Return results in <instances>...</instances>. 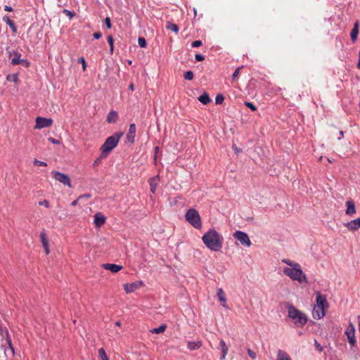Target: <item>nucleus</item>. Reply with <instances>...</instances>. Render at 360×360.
I'll return each mask as SVG.
<instances>
[{
  "mask_svg": "<svg viewBox=\"0 0 360 360\" xmlns=\"http://www.w3.org/2000/svg\"><path fill=\"white\" fill-rule=\"evenodd\" d=\"M98 356L101 360H109L105 351L103 348H100L98 349Z\"/></svg>",
  "mask_w": 360,
  "mask_h": 360,
  "instance_id": "obj_31",
  "label": "nucleus"
},
{
  "mask_svg": "<svg viewBox=\"0 0 360 360\" xmlns=\"http://www.w3.org/2000/svg\"><path fill=\"white\" fill-rule=\"evenodd\" d=\"M94 223L97 228L101 227L106 221V217L101 212L94 214Z\"/></svg>",
  "mask_w": 360,
  "mask_h": 360,
  "instance_id": "obj_11",
  "label": "nucleus"
},
{
  "mask_svg": "<svg viewBox=\"0 0 360 360\" xmlns=\"http://www.w3.org/2000/svg\"><path fill=\"white\" fill-rule=\"evenodd\" d=\"M345 335H347L349 343L354 346L356 345V340L355 337V328L354 326L350 323L346 329Z\"/></svg>",
  "mask_w": 360,
  "mask_h": 360,
  "instance_id": "obj_8",
  "label": "nucleus"
},
{
  "mask_svg": "<svg viewBox=\"0 0 360 360\" xmlns=\"http://www.w3.org/2000/svg\"><path fill=\"white\" fill-rule=\"evenodd\" d=\"M245 105L249 108L252 111H256L257 107L251 102L245 101Z\"/></svg>",
  "mask_w": 360,
  "mask_h": 360,
  "instance_id": "obj_36",
  "label": "nucleus"
},
{
  "mask_svg": "<svg viewBox=\"0 0 360 360\" xmlns=\"http://www.w3.org/2000/svg\"><path fill=\"white\" fill-rule=\"evenodd\" d=\"M136 134V125L135 124H131L129 125V132L127 134V139L129 143H134Z\"/></svg>",
  "mask_w": 360,
  "mask_h": 360,
  "instance_id": "obj_17",
  "label": "nucleus"
},
{
  "mask_svg": "<svg viewBox=\"0 0 360 360\" xmlns=\"http://www.w3.org/2000/svg\"><path fill=\"white\" fill-rule=\"evenodd\" d=\"M40 239H41V242L42 243L43 248H44L46 254L49 255L50 252L49 247V240H48L46 234L44 231L41 232Z\"/></svg>",
  "mask_w": 360,
  "mask_h": 360,
  "instance_id": "obj_14",
  "label": "nucleus"
},
{
  "mask_svg": "<svg viewBox=\"0 0 360 360\" xmlns=\"http://www.w3.org/2000/svg\"><path fill=\"white\" fill-rule=\"evenodd\" d=\"M115 325L117 326H121V323L120 321H117V322H115Z\"/></svg>",
  "mask_w": 360,
  "mask_h": 360,
  "instance_id": "obj_56",
  "label": "nucleus"
},
{
  "mask_svg": "<svg viewBox=\"0 0 360 360\" xmlns=\"http://www.w3.org/2000/svg\"><path fill=\"white\" fill-rule=\"evenodd\" d=\"M118 119V114L115 110H111L107 115L106 121L108 123H115Z\"/></svg>",
  "mask_w": 360,
  "mask_h": 360,
  "instance_id": "obj_22",
  "label": "nucleus"
},
{
  "mask_svg": "<svg viewBox=\"0 0 360 360\" xmlns=\"http://www.w3.org/2000/svg\"><path fill=\"white\" fill-rule=\"evenodd\" d=\"M316 307H325V306H328V303H327L326 297L322 295L320 292L317 293L316 305Z\"/></svg>",
  "mask_w": 360,
  "mask_h": 360,
  "instance_id": "obj_20",
  "label": "nucleus"
},
{
  "mask_svg": "<svg viewBox=\"0 0 360 360\" xmlns=\"http://www.w3.org/2000/svg\"><path fill=\"white\" fill-rule=\"evenodd\" d=\"M198 100L205 105H207L211 102V99L207 93H204L201 96H199Z\"/></svg>",
  "mask_w": 360,
  "mask_h": 360,
  "instance_id": "obj_27",
  "label": "nucleus"
},
{
  "mask_svg": "<svg viewBox=\"0 0 360 360\" xmlns=\"http://www.w3.org/2000/svg\"><path fill=\"white\" fill-rule=\"evenodd\" d=\"M276 360H291L289 355L284 351L278 350Z\"/></svg>",
  "mask_w": 360,
  "mask_h": 360,
  "instance_id": "obj_28",
  "label": "nucleus"
},
{
  "mask_svg": "<svg viewBox=\"0 0 360 360\" xmlns=\"http://www.w3.org/2000/svg\"><path fill=\"white\" fill-rule=\"evenodd\" d=\"M345 226L350 231H355L360 228V218H357L356 219L352 220V221L347 222V224H345Z\"/></svg>",
  "mask_w": 360,
  "mask_h": 360,
  "instance_id": "obj_12",
  "label": "nucleus"
},
{
  "mask_svg": "<svg viewBox=\"0 0 360 360\" xmlns=\"http://www.w3.org/2000/svg\"><path fill=\"white\" fill-rule=\"evenodd\" d=\"M143 285V283L141 281L133 282L131 283L124 284V290L126 293H131L140 288Z\"/></svg>",
  "mask_w": 360,
  "mask_h": 360,
  "instance_id": "obj_10",
  "label": "nucleus"
},
{
  "mask_svg": "<svg viewBox=\"0 0 360 360\" xmlns=\"http://www.w3.org/2000/svg\"><path fill=\"white\" fill-rule=\"evenodd\" d=\"M93 35H94V37L96 39H100L102 36L101 33L99 32L94 33Z\"/></svg>",
  "mask_w": 360,
  "mask_h": 360,
  "instance_id": "obj_48",
  "label": "nucleus"
},
{
  "mask_svg": "<svg viewBox=\"0 0 360 360\" xmlns=\"http://www.w3.org/2000/svg\"><path fill=\"white\" fill-rule=\"evenodd\" d=\"M166 328H167V326L165 324H162L159 327L151 330L150 332L152 333L160 334V333H164L165 331Z\"/></svg>",
  "mask_w": 360,
  "mask_h": 360,
  "instance_id": "obj_29",
  "label": "nucleus"
},
{
  "mask_svg": "<svg viewBox=\"0 0 360 360\" xmlns=\"http://www.w3.org/2000/svg\"><path fill=\"white\" fill-rule=\"evenodd\" d=\"M224 101V97L222 94H218L215 98V103L217 105L221 104Z\"/></svg>",
  "mask_w": 360,
  "mask_h": 360,
  "instance_id": "obj_34",
  "label": "nucleus"
},
{
  "mask_svg": "<svg viewBox=\"0 0 360 360\" xmlns=\"http://www.w3.org/2000/svg\"><path fill=\"white\" fill-rule=\"evenodd\" d=\"M219 349H221L222 352L221 359H224L226 358V356L227 355L229 348L223 340H221L219 342Z\"/></svg>",
  "mask_w": 360,
  "mask_h": 360,
  "instance_id": "obj_25",
  "label": "nucleus"
},
{
  "mask_svg": "<svg viewBox=\"0 0 360 360\" xmlns=\"http://www.w3.org/2000/svg\"><path fill=\"white\" fill-rule=\"evenodd\" d=\"M79 62L82 63V68L84 70H85L86 67L85 59L83 57H82V58H79Z\"/></svg>",
  "mask_w": 360,
  "mask_h": 360,
  "instance_id": "obj_43",
  "label": "nucleus"
},
{
  "mask_svg": "<svg viewBox=\"0 0 360 360\" xmlns=\"http://www.w3.org/2000/svg\"><path fill=\"white\" fill-rule=\"evenodd\" d=\"M359 21H356L354 23V27L351 31L350 37H351V39L353 42H355L356 40L357 39L358 34H359Z\"/></svg>",
  "mask_w": 360,
  "mask_h": 360,
  "instance_id": "obj_21",
  "label": "nucleus"
},
{
  "mask_svg": "<svg viewBox=\"0 0 360 360\" xmlns=\"http://www.w3.org/2000/svg\"><path fill=\"white\" fill-rule=\"evenodd\" d=\"M102 266L105 269L110 271L112 273H117L123 269L122 266L115 264H103Z\"/></svg>",
  "mask_w": 360,
  "mask_h": 360,
  "instance_id": "obj_15",
  "label": "nucleus"
},
{
  "mask_svg": "<svg viewBox=\"0 0 360 360\" xmlns=\"http://www.w3.org/2000/svg\"><path fill=\"white\" fill-rule=\"evenodd\" d=\"M202 341L200 340H198V341H188V343H187V347L188 348L193 351V350H196V349H198L201 346H202Z\"/></svg>",
  "mask_w": 360,
  "mask_h": 360,
  "instance_id": "obj_23",
  "label": "nucleus"
},
{
  "mask_svg": "<svg viewBox=\"0 0 360 360\" xmlns=\"http://www.w3.org/2000/svg\"><path fill=\"white\" fill-rule=\"evenodd\" d=\"M33 164H34V165L37 166V167L47 166V164L45 162L39 161L37 159H34V160L33 161Z\"/></svg>",
  "mask_w": 360,
  "mask_h": 360,
  "instance_id": "obj_35",
  "label": "nucleus"
},
{
  "mask_svg": "<svg viewBox=\"0 0 360 360\" xmlns=\"http://www.w3.org/2000/svg\"><path fill=\"white\" fill-rule=\"evenodd\" d=\"M242 68L243 67H239L236 69V70L234 71V72L233 74V80H234L236 78H237Z\"/></svg>",
  "mask_w": 360,
  "mask_h": 360,
  "instance_id": "obj_41",
  "label": "nucleus"
},
{
  "mask_svg": "<svg viewBox=\"0 0 360 360\" xmlns=\"http://www.w3.org/2000/svg\"><path fill=\"white\" fill-rule=\"evenodd\" d=\"M4 10H5L6 11H8V12H11V11H13V8H12V7H11V6H4Z\"/></svg>",
  "mask_w": 360,
  "mask_h": 360,
  "instance_id": "obj_51",
  "label": "nucleus"
},
{
  "mask_svg": "<svg viewBox=\"0 0 360 360\" xmlns=\"http://www.w3.org/2000/svg\"><path fill=\"white\" fill-rule=\"evenodd\" d=\"M166 28L167 30H170L173 31L174 32H175V34H178V32H179L178 26L176 24L172 23L169 21L167 22Z\"/></svg>",
  "mask_w": 360,
  "mask_h": 360,
  "instance_id": "obj_30",
  "label": "nucleus"
},
{
  "mask_svg": "<svg viewBox=\"0 0 360 360\" xmlns=\"http://www.w3.org/2000/svg\"><path fill=\"white\" fill-rule=\"evenodd\" d=\"M122 135L123 134L122 132H118L107 138L101 148L102 152L101 156L103 158L106 157L107 155L117 146Z\"/></svg>",
  "mask_w": 360,
  "mask_h": 360,
  "instance_id": "obj_2",
  "label": "nucleus"
},
{
  "mask_svg": "<svg viewBox=\"0 0 360 360\" xmlns=\"http://www.w3.org/2000/svg\"><path fill=\"white\" fill-rule=\"evenodd\" d=\"M82 198V195H80L77 199H76L75 200L72 201V203H71V205H72V206H75V205H77V203H78L79 200V199H81Z\"/></svg>",
  "mask_w": 360,
  "mask_h": 360,
  "instance_id": "obj_49",
  "label": "nucleus"
},
{
  "mask_svg": "<svg viewBox=\"0 0 360 360\" xmlns=\"http://www.w3.org/2000/svg\"><path fill=\"white\" fill-rule=\"evenodd\" d=\"M345 204L347 205V210L345 212L347 215H352L356 213L355 205L352 200H347Z\"/></svg>",
  "mask_w": 360,
  "mask_h": 360,
  "instance_id": "obj_18",
  "label": "nucleus"
},
{
  "mask_svg": "<svg viewBox=\"0 0 360 360\" xmlns=\"http://www.w3.org/2000/svg\"><path fill=\"white\" fill-rule=\"evenodd\" d=\"M288 317L294 320L295 324H299L301 326L307 322L306 315L292 305L288 307Z\"/></svg>",
  "mask_w": 360,
  "mask_h": 360,
  "instance_id": "obj_4",
  "label": "nucleus"
},
{
  "mask_svg": "<svg viewBox=\"0 0 360 360\" xmlns=\"http://www.w3.org/2000/svg\"><path fill=\"white\" fill-rule=\"evenodd\" d=\"M282 262L292 267L295 266V265H296V264H299L298 263L294 262L288 259H282Z\"/></svg>",
  "mask_w": 360,
  "mask_h": 360,
  "instance_id": "obj_38",
  "label": "nucleus"
},
{
  "mask_svg": "<svg viewBox=\"0 0 360 360\" xmlns=\"http://www.w3.org/2000/svg\"><path fill=\"white\" fill-rule=\"evenodd\" d=\"M138 44L140 47H146V41L143 37H139L138 39Z\"/></svg>",
  "mask_w": 360,
  "mask_h": 360,
  "instance_id": "obj_37",
  "label": "nucleus"
},
{
  "mask_svg": "<svg viewBox=\"0 0 360 360\" xmlns=\"http://www.w3.org/2000/svg\"><path fill=\"white\" fill-rule=\"evenodd\" d=\"M195 58L197 61H202L205 59L204 56L200 53L196 54Z\"/></svg>",
  "mask_w": 360,
  "mask_h": 360,
  "instance_id": "obj_46",
  "label": "nucleus"
},
{
  "mask_svg": "<svg viewBox=\"0 0 360 360\" xmlns=\"http://www.w3.org/2000/svg\"><path fill=\"white\" fill-rule=\"evenodd\" d=\"M48 140H49L51 143H53V144H60V141L59 140L56 139H54V138H53V137H49V138L48 139Z\"/></svg>",
  "mask_w": 360,
  "mask_h": 360,
  "instance_id": "obj_44",
  "label": "nucleus"
},
{
  "mask_svg": "<svg viewBox=\"0 0 360 360\" xmlns=\"http://www.w3.org/2000/svg\"><path fill=\"white\" fill-rule=\"evenodd\" d=\"M63 12H64L67 15L70 16V18H72V17L73 16V15H74L71 11H68V10H66V9H65Z\"/></svg>",
  "mask_w": 360,
  "mask_h": 360,
  "instance_id": "obj_50",
  "label": "nucleus"
},
{
  "mask_svg": "<svg viewBox=\"0 0 360 360\" xmlns=\"http://www.w3.org/2000/svg\"><path fill=\"white\" fill-rule=\"evenodd\" d=\"M155 151L157 152V151H158L159 148H158V147H155Z\"/></svg>",
  "mask_w": 360,
  "mask_h": 360,
  "instance_id": "obj_60",
  "label": "nucleus"
},
{
  "mask_svg": "<svg viewBox=\"0 0 360 360\" xmlns=\"http://www.w3.org/2000/svg\"><path fill=\"white\" fill-rule=\"evenodd\" d=\"M159 176H155L154 177L150 178L148 180V183L150 185V190L152 193H155L156 191V188L159 184Z\"/></svg>",
  "mask_w": 360,
  "mask_h": 360,
  "instance_id": "obj_16",
  "label": "nucleus"
},
{
  "mask_svg": "<svg viewBox=\"0 0 360 360\" xmlns=\"http://www.w3.org/2000/svg\"><path fill=\"white\" fill-rule=\"evenodd\" d=\"M248 351V356L252 359H255L256 357H257V354L256 352H255L254 351L251 350L250 349H247Z\"/></svg>",
  "mask_w": 360,
  "mask_h": 360,
  "instance_id": "obj_39",
  "label": "nucleus"
},
{
  "mask_svg": "<svg viewBox=\"0 0 360 360\" xmlns=\"http://www.w3.org/2000/svg\"><path fill=\"white\" fill-rule=\"evenodd\" d=\"M194 77V74L192 71L188 70L185 72L184 78L187 80H192Z\"/></svg>",
  "mask_w": 360,
  "mask_h": 360,
  "instance_id": "obj_33",
  "label": "nucleus"
},
{
  "mask_svg": "<svg viewBox=\"0 0 360 360\" xmlns=\"http://www.w3.org/2000/svg\"><path fill=\"white\" fill-rule=\"evenodd\" d=\"M202 44V41L196 40L192 43L191 46H192V47L196 48V47L200 46Z\"/></svg>",
  "mask_w": 360,
  "mask_h": 360,
  "instance_id": "obj_42",
  "label": "nucleus"
},
{
  "mask_svg": "<svg viewBox=\"0 0 360 360\" xmlns=\"http://www.w3.org/2000/svg\"><path fill=\"white\" fill-rule=\"evenodd\" d=\"M324 308L325 307L315 306L312 312L313 317L316 319L323 318L326 314Z\"/></svg>",
  "mask_w": 360,
  "mask_h": 360,
  "instance_id": "obj_13",
  "label": "nucleus"
},
{
  "mask_svg": "<svg viewBox=\"0 0 360 360\" xmlns=\"http://www.w3.org/2000/svg\"><path fill=\"white\" fill-rule=\"evenodd\" d=\"M185 218L194 228L198 229L201 228L202 222L200 216L196 210L189 209L185 215Z\"/></svg>",
  "mask_w": 360,
  "mask_h": 360,
  "instance_id": "obj_5",
  "label": "nucleus"
},
{
  "mask_svg": "<svg viewBox=\"0 0 360 360\" xmlns=\"http://www.w3.org/2000/svg\"><path fill=\"white\" fill-rule=\"evenodd\" d=\"M127 63H128L129 65H131V64H132V61L129 60L127 61Z\"/></svg>",
  "mask_w": 360,
  "mask_h": 360,
  "instance_id": "obj_58",
  "label": "nucleus"
},
{
  "mask_svg": "<svg viewBox=\"0 0 360 360\" xmlns=\"http://www.w3.org/2000/svg\"><path fill=\"white\" fill-rule=\"evenodd\" d=\"M82 198L83 197H86V198H90V195H89V194H86V195H82Z\"/></svg>",
  "mask_w": 360,
  "mask_h": 360,
  "instance_id": "obj_57",
  "label": "nucleus"
},
{
  "mask_svg": "<svg viewBox=\"0 0 360 360\" xmlns=\"http://www.w3.org/2000/svg\"><path fill=\"white\" fill-rule=\"evenodd\" d=\"M99 161H100L99 160H96L95 161V164H98V163L99 162Z\"/></svg>",
  "mask_w": 360,
  "mask_h": 360,
  "instance_id": "obj_59",
  "label": "nucleus"
},
{
  "mask_svg": "<svg viewBox=\"0 0 360 360\" xmlns=\"http://www.w3.org/2000/svg\"><path fill=\"white\" fill-rule=\"evenodd\" d=\"M202 240L207 248L217 252L222 248L224 238L217 231L212 229L204 234Z\"/></svg>",
  "mask_w": 360,
  "mask_h": 360,
  "instance_id": "obj_1",
  "label": "nucleus"
},
{
  "mask_svg": "<svg viewBox=\"0 0 360 360\" xmlns=\"http://www.w3.org/2000/svg\"><path fill=\"white\" fill-rule=\"evenodd\" d=\"M108 42L110 45V52L112 54L113 52L114 46H113V38L111 35H109L108 37Z\"/></svg>",
  "mask_w": 360,
  "mask_h": 360,
  "instance_id": "obj_32",
  "label": "nucleus"
},
{
  "mask_svg": "<svg viewBox=\"0 0 360 360\" xmlns=\"http://www.w3.org/2000/svg\"><path fill=\"white\" fill-rule=\"evenodd\" d=\"M105 25L107 26L108 28H111L112 24H111V22H110V18L107 17L105 19Z\"/></svg>",
  "mask_w": 360,
  "mask_h": 360,
  "instance_id": "obj_45",
  "label": "nucleus"
},
{
  "mask_svg": "<svg viewBox=\"0 0 360 360\" xmlns=\"http://www.w3.org/2000/svg\"><path fill=\"white\" fill-rule=\"evenodd\" d=\"M285 275L289 276L293 281H297L299 283H302L306 281V276L304 274L300 264H296L293 267H285L283 269Z\"/></svg>",
  "mask_w": 360,
  "mask_h": 360,
  "instance_id": "obj_3",
  "label": "nucleus"
},
{
  "mask_svg": "<svg viewBox=\"0 0 360 360\" xmlns=\"http://www.w3.org/2000/svg\"><path fill=\"white\" fill-rule=\"evenodd\" d=\"M39 205H41V206H44L46 208H49V202L46 200H41V201H39Z\"/></svg>",
  "mask_w": 360,
  "mask_h": 360,
  "instance_id": "obj_40",
  "label": "nucleus"
},
{
  "mask_svg": "<svg viewBox=\"0 0 360 360\" xmlns=\"http://www.w3.org/2000/svg\"><path fill=\"white\" fill-rule=\"evenodd\" d=\"M3 20L6 22V24L10 27V28L13 30V32H17L16 25H15L14 22L9 18L8 16H4Z\"/></svg>",
  "mask_w": 360,
  "mask_h": 360,
  "instance_id": "obj_26",
  "label": "nucleus"
},
{
  "mask_svg": "<svg viewBox=\"0 0 360 360\" xmlns=\"http://www.w3.org/2000/svg\"><path fill=\"white\" fill-rule=\"evenodd\" d=\"M15 57H14L11 60V64L13 65H18V64H20V63L25 65V66H28L29 65V63L26 60H23V59L21 60L20 59V53H15Z\"/></svg>",
  "mask_w": 360,
  "mask_h": 360,
  "instance_id": "obj_19",
  "label": "nucleus"
},
{
  "mask_svg": "<svg viewBox=\"0 0 360 360\" xmlns=\"http://www.w3.org/2000/svg\"><path fill=\"white\" fill-rule=\"evenodd\" d=\"M339 134H340V136L338 137V139H341L343 136V131H339Z\"/></svg>",
  "mask_w": 360,
  "mask_h": 360,
  "instance_id": "obj_55",
  "label": "nucleus"
},
{
  "mask_svg": "<svg viewBox=\"0 0 360 360\" xmlns=\"http://www.w3.org/2000/svg\"><path fill=\"white\" fill-rule=\"evenodd\" d=\"M129 89L131 91H134V84H132V83H131V84H129Z\"/></svg>",
  "mask_w": 360,
  "mask_h": 360,
  "instance_id": "obj_53",
  "label": "nucleus"
},
{
  "mask_svg": "<svg viewBox=\"0 0 360 360\" xmlns=\"http://www.w3.org/2000/svg\"><path fill=\"white\" fill-rule=\"evenodd\" d=\"M11 79H13V82H16L18 81V76H17L16 75H8V76L7 77V79H8V80L11 79Z\"/></svg>",
  "mask_w": 360,
  "mask_h": 360,
  "instance_id": "obj_47",
  "label": "nucleus"
},
{
  "mask_svg": "<svg viewBox=\"0 0 360 360\" xmlns=\"http://www.w3.org/2000/svg\"><path fill=\"white\" fill-rule=\"evenodd\" d=\"M52 174H53L54 179L56 181H58L65 185H67L69 188L72 187L70 177L67 174H65L63 173H61L60 172H56V171L53 172Z\"/></svg>",
  "mask_w": 360,
  "mask_h": 360,
  "instance_id": "obj_7",
  "label": "nucleus"
},
{
  "mask_svg": "<svg viewBox=\"0 0 360 360\" xmlns=\"http://www.w3.org/2000/svg\"><path fill=\"white\" fill-rule=\"evenodd\" d=\"M315 345H316V347L317 348V349H319L320 352L322 351V349H323L322 347L316 341H315Z\"/></svg>",
  "mask_w": 360,
  "mask_h": 360,
  "instance_id": "obj_52",
  "label": "nucleus"
},
{
  "mask_svg": "<svg viewBox=\"0 0 360 360\" xmlns=\"http://www.w3.org/2000/svg\"><path fill=\"white\" fill-rule=\"evenodd\" d=\"M233 236L234 238L238 240L241 245L244 246L250 247L252 245V243L248 235L243 231H237L235 233H233Z\"/></svg>",
  "mask_w": 360,
  "mask_h": 360,
  "instance_id": "obj_6",
  "label": "nucleus"
},
{
  "mask_svg": "<svg viewBox=\"0 0 360 360\" xmlns=\"http://www.w3.org/2000/svg\"><path fill=\"white\" fill-rule=\"evenodd\" d=\"M53 124V120L51 118H45L41 117H37L36 118L35 129H42L44 127H49Z\"/></svg>",
  "mask_w": 360,
  "mask_h": 360,
  "instance_id": "obj_9",
  "label": "nucleus"
},
{
  "mask_svg": "<svg viewBox=\"0 0 360 360\" xmlns=\"http://www.w3.org/2000/svg\"><path fill=\"white\" fill-rule=\"evenodd\" d=\"M217 297H218L219 301L221 302V305L224 307H226V295L222 288L218 289Z\"/></svg>",
  "mask_w": 360,
  "mask_h": 360,
  "instance_id": "obj_24",
  "label": "nucleus"
},
{
  "mask_svg": "<svg viewBox=\"0 0 360 360\" xmlns=\"http://www.w3.org/2000/svg\"><path fill=\"white\" fill-rule=\"evenodd\" d=\"M359 330L360 331V315L357 316Z\"/></svg>",
  "mask_w": 360,
  "mask_h": 360,
  "instance_id": "obj_54",
  "label": "nucleus"
}]
</instances>
